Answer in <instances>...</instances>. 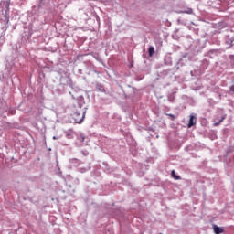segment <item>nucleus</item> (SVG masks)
Here are the masks:
<instances>
[{
    "mask_svg": "<svg viewBox=\"0 0 234 234\" xmlns=\"http://www.w3.org/2000/svg\"><path fill=\"white\" fill-rule=\"evenodd\" d=\"M71 116L75 123H83V121L85 120V112L81 107H75L73 108Z\"/></svg>",
    "mask_w": 234,
    "mask_h": 234,
    "instance_id": "1",
    "label": "nucleus"
},
{
    "mask_svg": "<svg viewBox=\"0 0 234 234\" xmlns=\"http://www.w3.org/2000/svg\"><path fill=\"white\" fill-rule=\"evenodd\" d=\"M193 125H197V117H195L194 115H190V119L187 124L188 129H191Z\"/></svg>",
    "mask_w": 234,
    "mask_h": 234,
    "instance_id": "2",
    "label": "nucleus"
},
{
    "mask_svg": "<svg viewBox=\"0 0 234 234\" xmlns=\"http://www.w3.org/2000/svg\"><path fill=\"white\" fill-rule=\"evenodd\" d=\"M213 229H214V233L215 234H220V233H224V229L217 226V225H213L212 226Z\"/></svg>",
    "mask_w": 234,
    "mask_h": 234,
    "instance_id": "3",
    "label": "nucleus"
},
{
    "mask_svg": "<svg viewBox=\"0 0 234 234\" xmlns=\"http://www.w3.org/2000/svg\"><path fill=\"white\" fill-rule=\"evenodd\" d=\"M148 54L150 58H153V56L154 55V48L153 46H150V48H148Z\"/></svg>",
    "mask_w": 234,
    "mask_h": 234,
    "instance_id": "4",
    "label": "nucleus"
},
{
    "mask_svg": "<svg viewBox=\"0 0 234 234\" xmlns=\"http://www.w3.org/2000/svg\"><path fill=\"white\" fill-rule=\"evenodd\" d=\"M224 120H226V116H222L221 119L218 122H215L214 127H218V125H220L224 122Z\"/></svg>",
    "mask_w": 234,
    "mask_h": 234,
    "instance_id": "5",
    "label": "nucleus"
},
{
    "mask_svg": "<svg viewBox=\"0 0 234 234\" xmlns=\"http://www.w3.org/2000/svg\"><path fill=\"white\" fill-rule=\"evenodd\" d=\"M172 176H173V178H175V180L181 179L180 176H176V174L175 173V170H172Z\"/></svg>",
    "mask_w": 234,
    "mask_h": 234,
    "instance_id": "6",
    "label": "nucleus"
},
{
    "mask_svg": "<svg viewBox=\"0 0 234 234\" xmlns=\"http://www.w3.org/2000/svg\"><path fill=\"white\" fill-rule=\"evenodd\" d=\"M166 116H169V118H171L172 122H175V120H176V116H175L174 114L166 113Z\"/></svg>",
    "mask_w": 234,
    "mask_h": 234,
    "instance_id": "7",
    "label": "nucleus"
},
{
    "mask_svg": "<svg viewBox=\"0 0 234 234\" xmlns=\"http://www.w3.org/2000/svg\"><path fill=\"white\" fill-rule=\"evenodd\" d=\"M229 90H230V92H234V85H232V86L229 88Z\"/></svg>",
    "mask_w": 234,
    "mask_h": 234,
    "instance_id": "8",
    "label": "nucleus"
},
{
    "mask_svg": "<svg viewBox=\"0 0 234 234\" xmlns=\"http://www.w3.org/2000/svg\"><path fill=\"white\" fill-rule=\"evenodd\" d=\"M81 142H85V137L83 135H80Z\"/></svg>",
    "mask_w": 234,
    "mask_h": 234,
    "instance_id": "9",
    "label": "nucleus"
},
{
    "mask_svg": "<svg viewBox=\"0 0 234 234\" xmlns=\"http://www.w3.org/2000/svg\"><path fill=\"white\" fill-rule=\"evenodd\" d=\"M193 11L188 12V14H191Z\"/></svg>",
    "mask_w": 234,
    "mask_h": 234,
    "instance_id": "10",
    "label": "nucleus"
}]
</instances>
